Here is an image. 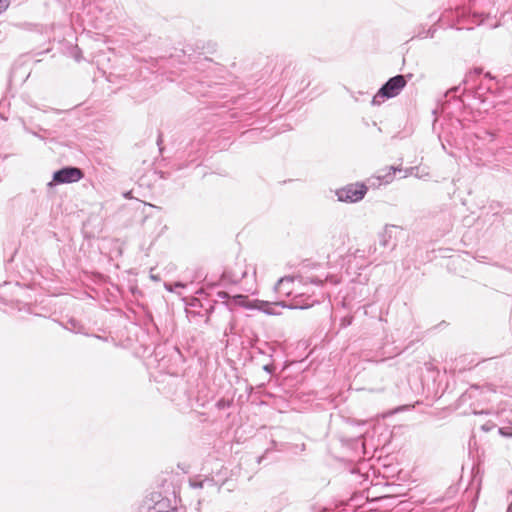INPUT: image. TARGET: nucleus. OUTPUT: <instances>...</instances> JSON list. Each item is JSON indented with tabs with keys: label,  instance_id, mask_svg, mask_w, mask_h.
I'll list each match as a JSON object with an SVG mask.
<instances>
[{
	"label": "nucleus",
	"instance_id": "nucleus-2",
	"mask_svg": "<svg viewBox=\"0 0 512 512\" xmlns=\"http://www.w3.org/2000/svg\"><path fill=\"white\" fill-rule=\"evenodd\" d=\"M407 77L410 78L412 75L399 74L389 78L372 98V105H380L385 99L399 95L407 85Z\"/></svg>",
	"mask_w": 512,
	"mask_h": 512
},
{
	"label": "nucleus",
	"instance_id": "nucleus-22",
	"mask_svg": "<svg viewBox=\"0 0 512 512\" xmlns=\"http://www.w3.org/2000/svg\"><path fill=\"white\" fill-rule=\"evenodd\" d=\"M263 370L267 372L268 374H272L275 370V367L273 364H266L263 366Z\"/></svg>",
	"mask_w": 512,
	"mask_h": 512
},
{
	"label": "nucleus",
	"instance_id": "nucleus-27",
	"mask_svg": "<svg viewBox=\"0 0 512 512\" xmlns=\"http://www.w3.org/2000/svg\"><path fill=\"white\" fill-rule=\"evenodd\" d=\"M472 413H473L474 415H482V414H484L485 412H484L483 410L478 411V410H476V409H473Z\"/></svg>",
	"mask_w": 512,
	"mask_h": 512
},
{
	"label": "nucleus",
	"instance_id": "nucleus-32",
	"mask_svg": "<svg viewBox=\"0 0 512 512\" xmlns=\"http://www.w3.org/2000/svg\"><path fill=\"white\" fill-rule=\"evenodd\" d=\"M453 98L458 100V101H460V102H462V100L459 97H457L456 95H454Z\"/></svg>",
	"mask_w": 512,
	"mask_h": 512
},
{
	"label": "nucleus",
	"instance_id": "nucleus-21",
	"mask_svg": "<svg viewBox=\"0 0 512 512\" xmlns=\"http://www.w3.org/2000/svg\"><path fill=\"white\" fill-rule=\"evenodd\" d=\"M351 323H352V318L344 317L341 319L340 326L342 328H345V327L349 326Z\"/></svg>",
	"mask_w": 512,
	"mask_h": 512
},
{
	"label": "nucleus",
	"instance_id": "nucleus-34",
	"mask_svg": "<svg viewBox=\"0 0 512 512\" xmlns=\"http://www.w3.org/2000/svg\"><path fill=\"white\" fill-rule=\"evenodd\" d=\"M429 18H430V19H434V14H433V13H432V14H430V15H429Z\"/></svg>",
	"mask_w": 512,
	"mask_h": 512
},
{
	"label": "nucleus",
	"instance_id": "nucleus-33",
	"mask_svg": "<svg viewBox=\"0 0 512 512\" xmlns=\"http://www.w3.org/2000/svg\"><path fill=\"white\" fill-rule=\"evenodd\" d=\"M160 142H161V136L159 135V137L157 139V144L160 145Z\"/></svg>",
	"mask_w": 512,
	"mask_h": 512
},
{
	"label": "nucleus",
	"instance_id": "nucleus-17",
	"mask_svg": "<svg viewBox=\"0 0 512 512\" xmlns=\"http://www.w3.org/2000/svg\"><path fill=\"white\" fill-rule=\"evenodd\" d=\"M482 73V68L476 67L472 71H470L464 78L463 83L467 84L469 83L470 79L473 76H479Z\"/></svg>",
	"mask_w": 512,
	"mask_h": 512
},
{
	"label": "nucleus",
	"instance_id": "nucleus-8",
	"mask_svg": "<svg viewBox=\"0 0 512 512\" xmlns=\"http://www.w3.org/2000/svg\"><path fill=\"white\" fill-rule=\"evenodd\" d=\"M401 171L400 168L395 166H389L378 172V175L369 179L370 186L379 187L381 185H387L394 180L395 173Z\"/></svg>",
	"mask_w": 512,
	"mask_h": 512
},
{
	"label": "nucleus",
	"instance_id": "nucleus-24",
	"mask_svg": "<svg viewBox=\"0 0 512 512\" xmlns=\"http://www.w3.org/2000/svg\"><path fill=\"white\" fill-rule=\"evenodd\" d=\"M255 134H257V130L252 129V130L244 132L243 136L248 139V138H251L252 136H254Z\"/></svg>",
	"mask_w": 512,
	"mask_h": 512
},
{
	"label": "nucleus",
	"instance_id": "nucleus-25",
	"mask_svg": "<svg viewBox=\"0 0 512 512\" xmlns=\"http://www.w3.org/2000/svg\"><path fill=\"white\" fill-rule=\"evenodd\" d=\"M470 398H471V396H470V395H468L467 393H464V394H462V395H461V397L459 398V401H460L461 403H465V402H467V400H468V399H470Z\"/></svg>",
	"mask_w": 512,
	"mask_h": 512
},
{
	"label": "nucleus",
	"instance_id": "nucleus-5",
	"mask_svg": "<svg viewBox=\"0 0 512 512\" xmlns=\"http://www.w3.org/2000/svg\"><path fill=\"white\" fill-rule=\"evenodd\" d=\"M84 177L82 169L74 166L63 167L53 174V181L57 184L74 183Z\"/></svg>",
	"mask_w": 512,
	"mask_h": 512
},
{
	"label": "nucleus",
	"instance_id": "nucleus-19",
	"mask_svg": "<svg viewBox=\"0 0 512 512\" xmlns=\"http://www.w3.org/2000/svg\"><path fill=\"white\" fill-rule=\"evenodd\" d=\"M307 283L315 284L317 286H321L323 284V280L318 277H309L303 281V284L306 285Z\"/></svg>",
	"mask_w": 512,
	"mask_h": 512
},
{
	"label": "nucleus",
	"instance_id": "nucleus-30",
	"mask_svg": "<svg viewBox=\"0 0 512 512\" xmlns=\"http://www.w3.org/2000/svg\"><path fill=\"white\" fill-rule=\"evenodd\" d=\"M124 197H125V198H130V197H131V192H127V193H125V194H124Z\"/></svg>",
	"mask_w": 512,
	"mask_h": 512
},
{
	"label": "nucleus",
	"instance_id": "nucleus-12",
	"mask_svg": "<svg viewBox=\"0 0 512 512\" xmlns=\"http://www.w3.org/2000/svg\"><path fill=\"white\" fill-rule=\"evenodd\" d=\"M25 129L27 132L31 133L32 135H34L42 140L53 136V131L48 130V129L39 128V132L29 130L27 128H25Z\"/></svg>",
	"mask_w": 512,
	"mask_h": 512
},
{
	"label": "nucleus",
	"instance_id": "nucleus-35",
	"mask_svg": "<svg viewBox=\"0 0 512 512\" xmlns=\"http://www.w3.org/2000/svg\"><path fill=\"white\" fill-rule=\"evenodd\" d=\"M447 103V100H445V103L442 104V109H445V104Z\"/></svg>",
	"mask_w": 512,
	"mask_h": 512
},
{
	"label": "nucleus",
	"instance_id": "nucleus-31",
	"mask_svg": "<svg viewBox=\"0 0 512 512\" xmlns=\"http://www.w3.org/2000/svg\"><path fill=\"white\" fill-rule=\"evenodd\" d=\"M258 351H259V353H263V354H266V353H267L265 350H263V349H261V348H258Z\"/></svg>",
	"mask_w": 512,
	"mask_h": 512
},
{
	"label": "nucleus",
	"instance_id": "nucleus-9",
	"mask_svg": "<svg viewBox=\"0 0 512 512\" xmlns=\"http://www.w3.org/2000/svg\"><path fill=\"white\" fill-rule=\"evenodd\" d=\"M319 301L316 299H312V296L305 295V293L296 294L290 303H286V308L288 309H307L312 307L315 303Z\"/></svg>",
	"mask_w": 512,
	"mask_h": 512
},
{
	"label": "nucleus",
	"instance_id": "nucleus-3",
	"mask_svg": "<svg viewBox=\"0 0 512 512\" xmlns=\"http://www.w3.org/2000/svg\"><path fill=\"white\" fill-rule=\"evenodd\" d=\"M367 190V186L363 183H352L338 189L336 196L341 202L356 203L364 198Z\"/></svg>",
	"mask_w": 512,
	"mask_h": 512
},
{
	"label": "nucleus",
	"instance_id": "nucleus-11",
	"mask_svg": "<svg viewBox=\"0 0 512 512\" xmlns=\"http://www.w3.org/2000/svg\"><path fill=\"white\" fill-rule=\"evenodd\" d=\"M414 408H415V405H411V404L399 405L386 413L377 414L376 416H393L398 413L410 412Z\"/></svg>",
	"mask_w": 512,
	"mask_h": 512
},
{
	"label": "nucleus",
	"instance_id": "nucleus-28",
	"mask_svg": "<svg viewBox=\"0 0 512 512\" xmlns=\"http://www.w3.org/2000/svg\"><path fill=\"white\" fill-rule=\"evenodd\" d=\"M500 432L503 434V435H506V436H511L512 435V430L510 429L508 432H504L502 429L500 430Z\"/></svg>",
	"mask_w": 512,
	"mask_h": 512
},
{
	"label": "nucleus",
	"instance_id": "nucleus-16",
	"mask_svg": "<svg viewBox=\"0 0 512 512\" xmlns=\"http://www.w3.org/2000/svg\"><path fill=\"white\" fill-rule=\"evenodd\" d=\"M348 257H353L354 259H369L365 248H358L352 254H349Z\"/></svg>",
	"mask_w": 512,
	"mask_h": 512
},
{
	"label": "nucleus",
	"instance_id": "nucleus-38",
	"mask_svg": "<svg viewBox=\"0 0 512 512\" xmlns=\"http://www.w3.org/2000/svg\"><path fill=\"white\" fill-rule=\"evenodd\" d=\"M485 76H486V77H489V78H491V75H490V73H486V75H485Z\"/></svg>",
	"mask_w": 512,
	"mask_h": 512
},
{
	"label": "nucleus",
	"instance_id": "nucleus-23",
	"mask_svg": "<svg viewBox=\"0 0 512 512\" xmlns=\"http://www.w3.org/2000/svg\"><path fill=\"white\" fill-rule=\"evenodd\" d=\"M458 91H460V85L458 86H455L453 88H451L449 91L446 92V94L444 95L445 98H447L450 94H455L457 93Z\"/></svg>",
	"mask_w": 512,
	"mask_h": 512
},
{
	"label": "nucleus",
	"instance_id": "nucleus-1",
	"mask_svg": "<svg viewBox=\"0 0 512 512\" xmlns=\"http://www.w3.org/2000/svg\"><path fill=\"white\" fill-rule=\"evenodd\" d=\"M217 296L222 299L221 303L215 302L206 308L207 318L205 323H209L214 313L222 315L229 322V332L232 333L234 329L233 311L236 307H244L246 309H257L268 315H280L281 309L286 308L285 301L268 302L261 300L250 301L247 296L238 294L230 297L225 291L218 292Z\"/></svg>",
	"mask_w": 512,
	"mask_h": 512
},
{
	"label": "nucleus",
	"instance_id": "nucleus-6",
	"mask_svg": "<svg viewBox=\"0 0 512 512\" xmlns=\"http://www.w3.org/2000/svg\"><path fill=\"white\" fill-rule=\"evenodd\" d=\"M401 230L399 226L387 224L378 234L379 245L393 251L397 246V233Z\"/></svg>",
	"mask_w": 512,
	"mask_h": 512
},
{
	"label": "nucleus",
	"instance_id": "nucleus-20",
	"mask_svg": "<svg viewBox=\"0 0 512 512\" xmlns=\"http://www.w3.org/2000/svg\"><path fill=\"white\" fill-rule=\"evenodd\" d=\"M426 29H425V26L423 25H420L418 28H417V32L416 34L412 37V38H419V39H424L426 38Z\"/></svg>",
	"mask_w": 512,
	"mask_h": 512
},
{
	"label": "nucleus",
	"instance_id": "nucleus-36",
	"mask_svg": "<svg viewBox=\"0 0 512 512\" xmlns=\"http://www.w3.org/2000/svg\"><path fill=\"white\" fill-rule=\"evenodd\" d=\"M224 333H225V335L228 334V329L227 328H225Z\"/></svg>",
	"mask_w": 512,
	"mask_h": 512
},
{
	"label": "nucleus",
	"instance_id": "nucleus-18",
	"mask_svg": "<svg viewBox=\"0 0 512 512\" xmlns=\"http://www.w3.org/2000/svg\"><path fill=\"white\" fill-rule=\"evenodd\" d=\"M441 22V17H438V19L436 20V23L433 24L429 29H427L426 31V38H433L436 31H437V28H436V25Z\"/></svg>",
	"mask_w": 512,
	"mask_h": 512
},
{
	"label": "nucleus",
	"instance_id": "nucleus-13",
	"mask_svg": "<svg viewBox=\"0 0 512 512\" xmlns=\"http://www.w3.org/2000/svg\"><path fill=\"white\" fill-rule=\"evenodd\" d=\"M189 93L193 95H206V87L203 83H198L196 85L191 84L189 87Z\"/></svg>",
	"mask_w": 512,
	"mask_h": 512
},
{
	"label": "nucleus",
	"instance_id": "nucleus-14",
	"mask_svg": "<svg viewBox=\"0 0 512 512\" xmlns=\"http://www.w3.org/2000/svg\"><path fill=\"white\" fill-rule=\"evenodd\" d=\"M366 249V252H367V255L369 258H371V260L369 261V263H373L377 260L380 259V256H376V252H377V247L375 244H371L369 245Z\"/></svg>",
	"mask_w": 512,
	"mask_h": 512
},
{
	"label": "nucleus",
	"instance_id": "nucleus-10",
	"mask_svg": "<svg viewBox=\"0 0 512 512\" xmlns=\"http://www.w3.org/2000/svg\"><path fill=\"white\" fill-rule=\"evenodd\" d=\"M295 284V279L293 277H283L278 280L275 290L283 295L290 296L293 292V286Z\"/></svg>",
	"mask_w": 512,
	"mask_h": 512
},
{
	"label": "nucleus",
	"instance_id": "nucleus-15",
	"mask_svg": "<svg viewBox=\"0 0 512 512\" xmlns=\"http://www.w3.org/2000/svg\"><path fill=\"white\" fill-rule=\"evenodd\" d=\"M66 328L72 332H75V333H81V328H82V325H80V323L75 320V319H70L68 322H67V326Z\"/></svg>",
	"mask_w": 512,
	"mask_h": 512
},
{
	"label": "nucleus",
	"instance_id": "nucleus-37",
	"mask_svg": "<svg viewBox=\"0 0 512 512\" xmlns=\"http://www.w3.org/2000/svg\"><path fill=\"white\" fill-rule=\"evenodd\" d=\"M265 346H267L269 348V350H273L271 347L268 346V343H265Z\"/></svg>",
	"mask_w": 512,
	"mask_h": 512
},
{
	"label": "nucleus",
	"instance_id": "nucleus-26",
	"mask_svg": "<svg viewBox=\"0 0 512 512\" xmlns=\"http://www.w3.org/2000/svg\"><path fill=\"white\" fill-rule=\"evenodd\" d=\"M7 0H0V13L7 8Z\"/></svg>",
	"mask_w": 512,
	"mask_h": 512
},
{
	"label": "nucleus",
	"instance_id": "nucleus-29",
	"mask_svg": "<svg viewBox=\"0 0 512 512\" xmlns=\"http://www.w3.org/2000/svg\"><path fill=\"white\" fill-rule=\"evenodd\" d=\"M184 286L185 285L183 283H181V282H176L175 283V287H177V288H183Z\"/></svg>",
	"mask_w": 512,
	"mask_h": 512
},
{
	"label": "nucleus",
	"instance_id": "nucleus-7",
	"mask_svg": "<svg viewBox=\"0 0 512 512\" xmlns=\"http://www.w3.org/2000/svg\"><path fill=\"white\" fill-rule=\"evenodd\" d=\"M247 275V266L244 262H236L222 273L223 281L231 284L239 283Z\"/></svg>",
	"mask_w": 512,
	"mask_h": 512
},
{
	"label": "nucleus",
	"instance_id": "nucleus-4",
	"mask_svg": "<svg viewBox=\"0 0 512 512\" xmlns=\"http://www.w3.org/2000/svg\"><path fill=\"white\" fill-rule=\"evenodd\" d=\"M503 12L499 9H490L489 11H474L471 18L472 23L476 25H485L490 29L497 28L501 25V17Z\"/></svg>",
	"mask_w": 512,
	"mask_h": 512
}]
</instances>
